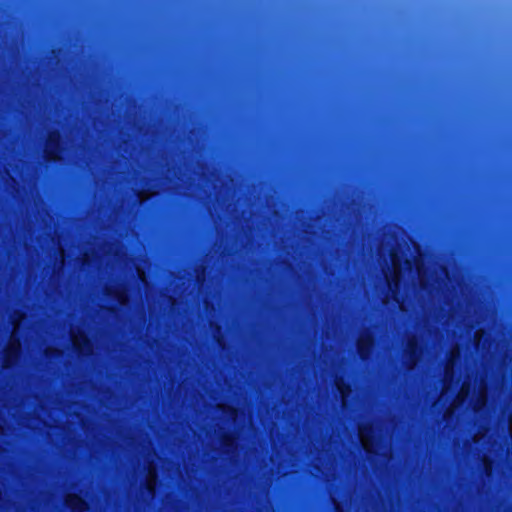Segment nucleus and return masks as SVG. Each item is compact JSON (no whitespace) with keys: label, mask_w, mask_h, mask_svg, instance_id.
<instances>
[{"label":"nucleus","mask_w":512,"mask_h":512,"mask_svg":"<svg viewBox=\"0 0 512 512\" xmlns=\"http://www.w3.org/2000/svg\"><path fill=\"white\" fill-rule=\"evenodd\" d=\"M389 258L391 267H388L387 270L384 269L383 271L387 281L389 293L391 294V298L399 304L400 309L404 310V304L401 302L398 296V288L402 278L403 268L398 252L394 248L389 251Z\"/></svg>","instance_id":"f257e3e1"},{"label":"nucleus","mask_w":512,"mask_h":512,"mask_svg":"<svg viewBox=\"0 0 512 512\" xmlns=\"http://www.w3.org/2000/svg\"><path fill=\"white\" fill-rule=\"evenodd\" d=\"M21 319H13V331L10 337V342L6 351L5 365L10 366L17 358L20 351V341L17 339V331L20 326Z\"/></svg>","instance_id":"f03ea898"},{"label":"nucleus","mask_w":512,"mask_h":512,"mask_svg":"<svg viewBox=\"0 0 512 512\" xmlns=\"http://www.w3.org/2000/svg\"><path fill=\"white\" fill-rule=\"evenodd\" d=\"M373 427L371 425L362 424L359 426V439L363 448L369 452H375V446L373 441Z\"/></svg>","instance_id":"7ed1b4c3"},{"label":"nucleus","mask_w":512,"mask_h":512,"mask_svg":"<svg viewBox=\"0 0 512 512\" xmlns=\"http://www.w3.org/2000/svg\"><path fill=\"white\" fill-rule=\"evenodd\" d=\"M460 350L458 346H455L452 348L450 353V359L446 364L445 367V376H444V387H443V394L447 393L449 390L450 382L453 377V368L456 360L459 358Z\"/></svg>","instance_id":"20e7f679"},{"label":"nucleus","mask_w":512,"mask_h":512,"mask_svg":"<svg viewBox=\"0 0 512 512\" xmlns=\"http://www.w3.org/2000/svg\"><path fill=\"white\" fill-rule=\"evenodd\" d=\"M71 339L73 346L82 354H89L92 352V345L89 339L82 333L72 332Z\"/></svg>","instance_id":"39448f33"},{"label":"nucleus","mask_w":512,"mask_h":512,"mask_svg":"<svg viewBox=\"0 0 512 512\" xmlns=\"http://www.w3.org/2000/svg\"><path fill=\"white\" fill-rule=\"evenodd\" d=\"M59 139L60 136L57 132L49 135L45 153L49 160H57L59 158Z\"/></svg>","instance_id":"423d86ee"},{"label":"nucleus","mask_w":512,"mask_h":512,"mask_svg":"<svg viewBox=\"0 0 512 512\" xmlns=\"http://www.w3.org/2000/svg\"><path fill=\"white\" fill-rule=\"evenodd\" d=\"M372 343L373 339L370 334L365 333L361 335L357 343V348L362 358H366L368 356Z\"/></svg>","instance_id":"0eeeda50"},{"label":"nucleus","mask_w":512,"mask_h":512,"mask_svg":"<svg viewBox=\"0 0 512 512\" xmlns=\"http://www.w3.org/2000/svg\"><path fill=\"white\" fill-rule=\"evenodd\" d=\"M66 505L75 512L83 511L86 508V503L84 502V500L74 494L67 495Z\"/></svg>","instance_id":"6e6552de"},{"label":"nucleus","mask_w":512,"mask_h":512,"mask_svg":"<svg viewBox=\"0 0 512 512\" xmlns=\"http://www.w3.org/2000/svg\"><path fill=\"white\" fill-rule=\"evenodd\" d=\"M407 354L410 359L409 368L411 369L415 366L417 359H418V344H417V340L415 338H412L409 340L408 347H407Z\"/></svg>","instance_id":"1a4fd4ad"},{"label":"nucleus","mask_w":512,"mask_h":512,"mask_svg":"<svg viewBox=\"0 0 512 512\" xmlns=\"http://www.w3.org/2000/svg\"><path fill=\"white\" fill-rule=\"evenodd\" d=\"M147 489L150 492V494L153 496L155 492V487L157 483V472L154 465H150L148 468V474H147Z\"/></svg>","instance_id":"9d476101"},{"label":"nucleus","mask_w":512,"mask_h":512,"mask_svg":"<svg viewBox=\"0 0 512 512\" xmlns=\"http://www.w3.org/2000/svg\"><path fill=\"white\" fill-rule=\"evenodd\" d=\"M469 394V385L467 383H464L461 387L460 392L457 395V398L455 399L454 403L451 405V407L448 409L447 413L451 414L453 411L457 408L458 405H460L468 396Z\"/></svg>","instance_id":"9b49d317"},{"label":"nucleus","mask_w":512,"mask_h":512,"mask_svg":"<svg viewBox=\"0 0 512 512\" xmlns=\"http://www.w3.org/2000/svg\"><path fill=\"white\" fill-rule=\"evenodd\" d=\"M487 400L486 387L483 383L480 384L479 394L474 403V410L478 411L485 406Z\"/></svg>","instance_id":"f8f14e48"},{"label":"nucleus","mask_w":512,"mask_h":512,"mask_svg":"<svg viewBox=\"0 0 512 512\" xmlns=\"http://www.w3.org/2000/svg\"><path fill=\"white\" fill-rule=\"evenodd\" d=\"M415 266H416V272L415 273L417 274L421 285L423 287H425L426 286L425 273H424V270H423V264H422L420 259L416 260Z\"/></svg>","instance_id":"ddd939ff"},{"label":"nucleus","mask_w":512,"mask_h":512,"mask_svg":"<svg viewBox=\"0 0 512 512\" xmlns=\"http://www.w3.org/2000/svg\"><path fill=\"white\" fill-rule=\"evenodd\" d=\"M336 386H337L339 393L341 394L343 405H345L346 398L349 393V388L344 384V382L342 380H337Z\"/></svg>","instance_id":"4468645a"},{"label":"nucleus","mask_w":512,"mask_h":512,"mask_svg":"<svg viewBox=\"0 0 512 512\" xmlns=\"http://www.w3.org/2000/svg\"><path fill=\"white\" fill-rule=\"evenodd\" d=\"M483 463H484V467H485L486 473L489 475L491 473V470H492V464H491V461L489 460V458L487 456L483 457Z\"/></svg>","instance_id":"2eb2a0df"},{"label":"nucleus","mask_w":512,"mask_h":512,"mask_svg":"<svg viewBox=\"0 0 512 512\" xmlns=\"http://www.w3.org/2000/svg\"><path fill=\"white\" fill-rule=\"evenodd\" d=\"M482 336H483V331L482 330H477L475 332V341H476L477 345L480 343Z\"/></svg>","instance_id":"dca6fc26"},{"label":"nucleus","mask_w":512,"mask_h":512,"mask_svg":"<svg viewBox=\"0 0 512 512\" xmlns=\"http://www.w3.org/2000/svg\"><path fill=\"white\" fill-rule=\"evenodd\" d=\"M405 268L410 272L413 273V264L410 261H405Z\"/></svg>","instance_id":"f3484780"},{"label":"nucleus","mask_w":512,"mask_h":512,"mask_svg":"<svg viewBox=\"0 0 512 512\" xmlns=\"http://www.w3.org/2000/svg\"><path fill=\"white\" fill-rule=\"evenodd\" d=\"M138 273H139L140 279L145 283L146 282L145 273L143 271H141L140 269L138 270Z\"/></svg>","instance_id":"a211bd4d"},{"label":"nucleus","mask_w":512,"mask_h":512,"mask_svg":"<svg viewBox=\"0 0 512 512\" xmlns=\"http://www.w3.org/2000/svg\"><path fill=\"white\" fill-rule=\"evenodd\" d=\"M509 431H510V435L512 438V416L510 417V420H509Z\"/></svg>","instance_id":"6ab92c4d"},{"label":"nucleus","mask_w":512,"mask_h":512,"mask_svg":"<svg viewBox=\"0 0 512 512\" xmlns=\"http://www.w3.org/2000/svg\"><path fill=\"white\" fill-rule=\"evenodd\" d=\"M148 197H144L142 194L140 195V202H143L147 199Z\"/></svg>","instance_id":"aec40b11"},{"label":"nucleus","mask_w":512,"mask_h":512,"mask_svg":"<svg viewBox=\"0 0 512 512\" xmlns=\"http://www.w3.org/2000/svg\"><path fill=\"white\" fill-rule=\"evenodd\" d=\"M479 441H480V437L475 436V442H479Z\"/></svg>","instance_id":"412c9836"},{"label":"nucleus","mask_w":512,"mask_h":512,"mask_svg":"<svg viewBox=\"0 0 512 512\" xmlns=\"http://www.w3.org/2000/svg\"><path fill=\"white\" fill-rule=\"evenodd\" d=\"M335 505H336V509H337L338 511H340V506H339V504L335 503Z\"/></svg>","instance_id":"4be33fe9"},{"label":"nucleus","mask_w":512,"mask_h":512,"mask_svg":"<svg viewBox=\"0 0 512 512\" xmlns=\"http://www.w3.org/2000/svg\"><path fill=\"white\" fill-rule=\"evenodd\" d=\"M61 257L64 260V252L63 251H61Z\"/></svg>","instance_id":"5701e85b"}]
</instances>
